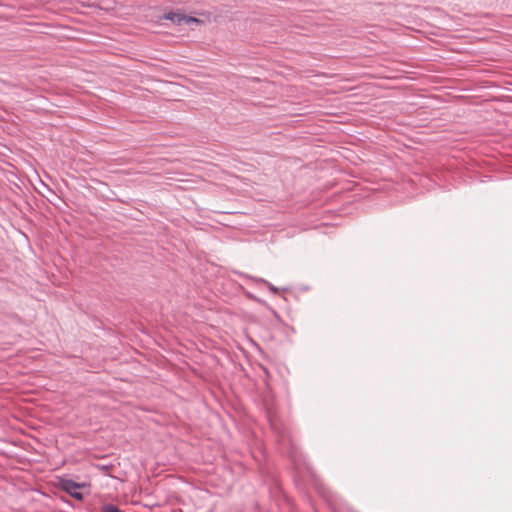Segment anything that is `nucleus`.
I'll return each instance as SVG.
<instances>
[{
	"label": "nucleus",
	"mask_w": 512,
	"mask_h": 512,
	"mask_svg": "<svg viewBox=\"0 0 512 512\" xmlns=\"http://www.w3.org/2000/svg\"><path fill=\"white\" fill-rule=\"evenodd\" d=\"M59 486L64 492L69 494L71 497L77 500L83 499V494L80 493L78 490L84 487V484H79L71 479H60Z\"/></svg>",
	"instance_id": "1"
},
{
	"label": "nucleus",
	"mask_w": 512,
	"mask_h": 512,
	"mask_svg": "<svg viewBox=\"0 0 512 512\" xmlns=\"http://www.w3.org/2000/svg\"><path fill=\"white\" fill-rule=\"evenodd\" d=\"M162 19L169 20L176 25H190L191 23H199L200 21L192 16L185 15L180 12L164 13Z\"/></svg>",
	"instance_id": "2"
},
{
	"label": "nucleus",
	"mask_w": 512,
	"mask_h": 512,
	"mask_svg": "<svg viewBox=\"0 0 512 512\" xmlns=\"http://www.w3.org/2000/svg\"><path fill=\"white\" fill-rule=\"evenodd\" d=\"M101 512H123V511L120 510L118 507H116L113 504H104L101 507Z\"/></svg>",
	"instance_id": "3"
},
{
	"label": "nucleus",
	"mask_w": 512,
	"mask_h": 512,
	"mask_svg": "<svg viewBox=\"0 0 512 512\" xmlns=\"http://www.w3.org/2000/svg\"><path fill=\"white\" fill-rule=\"evenodd\" d=\"M105 475H109L110 465H98L97 466Z\"/></svg>",
	"instance_id": "4"
},
{
	"label": "nucleus",
	"mask_w": 512,
	"mask_h": 512,
	"mask_svg": "<svg viewBox=\"0 0 512 512\" xmlns=\"http://www.w3.org/2000/svg\"><path fill=\"white\" fill-rule=\"evenodd\" d=\"M265 283L268 285L269 289L273 292V293H277L278 292V289L276 287H274L271 283H268L265 281Z\"/></svg>",
	"instance_id": "5"
}]
</instances>
